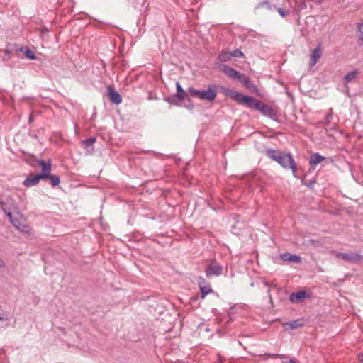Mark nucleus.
<instances>
[{
	"label": "nucleus",
	"mask_w": 363,
	"mask_h": 363,
	"mask_svg": "<svg viewBox=\"0 0 363 363\" xmlns=\"http://www.w3.org/2000/svg\"><path fill=\"white\" fill-rule=\"evenodd\" d=\"M220 70L233 79H238L240 74V73H239L238 71L226 65H221L220 67Z\"/></svg>",
	"instance_id": "nucleus-10"
},
{
	"label": "nucleus",
	"mask_w": 363,
	"mask_h": 363,
	"mask_svg": "<svg viewBox=\"0 0 363 363\" xmlns=\"http://www.w3.org/2000/svg\"><path fill=\"white\" fill-rule=\"evenodd\" d=\"M0 52H4L5 55H7V58H6L5 60H9L11 56V50H9L8 48L5 49V50H0Z\"/></svg>",
	"instance_id": "nucleus-26"
},
{
	"label": "nucleus",
	"mask_w": 363,
	"mask_h": 363,
	"mask_svg": "<svg viewBox=\"0 0 363 363\" xmlns=\"http://www.w3.org/2000/svg\"><path fill=\"white\" fill-rule=\"evenodd\" d=\"M281 259L284 261L300 262L301 257L297 255H291L290 253H284L281 255Z\"/></svg>",
	"instance_id": "nucleus-18"
},
{
	"label": "nucleus",
	"mask_w": 363,
	"mask_h": 363,
	"mask_svg": "<svg viewBox=\"0 0 363 363\" xmlns=\"http://www.w3.org/2000/svg\"><path fill=\"white\" fill-rule=\"evenodd\" d=\"M335 256L337 258L342 259L343 260H345V261H347L350 262L357 263V262H361L362 260H363V258L362 257L361 255H359L358 254H354V253L347 254V253L337 252V253H335Z\"/></svg>",
	"instance_id": "nucleus-5"
},
{
	"label": "nucleus",
	"mask_w": 363,
	"mask_h": 363,
	"mask_svg": "<svg viewBox=\"0 0 363 363\" xmlns=\"http://www.w3.org/2000/svg\"><path fill=\"white\" fill-rule=\"evenodd\" d=\"M222 273V267L218 264L216 262H212L208 266L206 274L207 277L212 275H220Z\"/></svg>",
	"instance_id": "nucleus-7"
},
{
	"label": "nucleus",
	"mask_w": 363,
	"mask_h": 363,
	"mask_svg": "<svg viewBox=\"0 0 363 363\" xmlns=\"http://www.w3.org/2000/svg\"><path fill=\"white\" fill-rule=\"evenodd\" d=\"M279 15L282 17H285L289 14V11L284 10L283 9L279 8L277 10Z\"/></svg>",
	"instance_id": "nucleus-25"
},
{
	"label": "nucleus",
	"mask_w": 363,
	"mask_h": 363,
	"mask_svg": "<svg viewBox=\"0 0 363 363\" xmlns=\"http://www.w3.org/2000/svg\"><path fill=\"white\" fill-rule=\"evenodd\" d=\"M231 53H232V57L233 56H234V57H243L244 56L243 53L240 50H235Z\"/></svg>",
	"instance_id": "nucleus-27"
},
{
	"label": "nucleus",
	"mask_w": 363,
	"mask_h": 363,
	"mask_svg": "<svg viewBox=\"0 0 363 363\" xmlns=\"http://www.w3.org/2000/svg\"><path fill=\"white\" fill-rule=\"evenodd\" d=\"M5 267L4 262L0 258V268H3Z\"/></svg>",
	"instance_id": "nucleus-31"
},
{
	"label": "nucleus",
	"mask_w": 363,
	"mask_h": 363,
	"mask_svg": "<svg viewBox=\"0 0 363 363\" xmlns=\"http://www.w3.org/2000/svg\"><path fill=\"white\" fill-rule=\"evenodd\" d=\"M223 93L225 95L230 97L232 99L236 101L237 102L242 104L244 102L245 98L246 95H243L241 93H239L236 91L223 89Z\"/></svg>",
	"instance_id": "nucleus-6"
},
{
	"label": "nucleus",
	"mask_w": 363,
	"mask_h": 363,
	"mask_svg": "<svg viewBox=\"0 0 363 363\" xmlns=\"http://www.w3.org/2000/svg\"><path fill=\"white\" fill-rule=\"evenodd\" d=\"M108 95L110 100L115 104H119L122 101L121 96L114 89L108 87Z\"/></svg>",
	"instance_id": "nucleus-14"
},
{
	"label": "nucleus",
	"mask_w": 363,
	"mask_h": 363,
	"mask_svg": "<svg viewBox=\"0 0 363 363\" xmlns=\"http://www.w3.org/2000/svg\"><path fill=\"white\" fill-rule=\"evenodd\" d=\"M43 175L30 174L23 182V184L26 187H31L36 185L40 180L43 179Z\"/></svg>",
	"instance_id": "nucleus-8"
},
{
	"label": "nucleus",
	"mask_w": 363,
	"mask_h": 363,
	"mask_svg": "<svg viewBox=\"0 0 363 363\" xmlns=\"http://www.w3.org/2000/svg\"><path fill=\"white\" fill-rule=\"evenodd\" d=\"M190 93L194 96H196L203 100H208L209 101L214 100L217 95L216 91L212 89L203 91L191 89Z\"/></svg>",
	"instance_id": "nucleus-2"
},
{
	"label": "nucleus",
	"mask_w": 363,
	"mask_h": 363,
	"mask_svg": "<svg viewBox=\"0 0 363 363\" xmlns=\"http://www.w3.org/2000/svg\"><path fill=\"white\" fill-rule=\"evenodd\" d=\"M47 179H49L50 180V183L52 186H57L60 182V177L57 175L50 174V176H48Z\"/></svg>",
	"instance_id": "nucleus-22"
},
{
	"label": "nucleus",
	"mask_w": 363,
	"mask_h": 363,
	"mask_svg": "<svg viewBox=\"0 0 363 363\" xmlns=\"http://www.w3.org/2000/svg\"><path fill=\"white\" fill-rule=\"evenodd\" d=\"M7 58V55H5V56L3 57V60H6L5 59Z\"/></svg>",
	"instance_id": "nucleus-33"
},
{
	"label": "nucleus",
	"mask_w": 363,
	"mask_h": 363,
	"mask_svg": "<svg viewBox=\"0 0 363 363\" xmlns=\"http://www.w3.org/2000/svg\"><path fill=\"white\" fill-rule=\"evenodd\" d=\"M358 75V71L354 70L350 72H348L344 77L346 82H350L352 80L354 79Z\"/></svg>",
	"instance_id": "nucleus-21"
},
{
	"label": "nucleus",
	"mask_w": 363,
	"mask_h": 363,
	"mask_svg": "<svg viewBox=\"0 0 363 363\" xmlns=\"http://www.w3.org/2000/svg\"><path fill=\"white\" fill-rule=\"evenodd\" d=\"M177 94L165 98V101L171 105L179 106L182 102V85L177 82Z\"/></svg>",
	"instance_id": "nucleus-4"
},
{
	"label": "nucleus",
	"mask_w": 363,
	"mask_h": 363,
	"mask_svg": "<svg viewBox=\"0 0 363 363\" xmlns=\"http://www.w3.org/2000/svg\"><path fill=\"white\" fill-rule=\"evenodd\" d=\"M182 99H183V100H184V99H185V96L184 94H183Z\"/></svg>",
	"instance_id": "nucleus-35"
},
{
	"label": "nucleus",
	"mask_w": 363,
	"mask_h": 363,
	"mask_svg": "<svg viewBox=\"0 0 363 363\" xmlns=\"http://www.w3.org/2000/svg\"><path fill=\"white\" fill-rule=\"evenodd\" d=\"M307 296L305 291H300L296 293H292L290 295L289 300L294 303H301Z\"/></svg>",
	"instance_id": "nucleus-12"
},
{
	"label": "nucleus",
	"mask_w": 363,
	"mask_h": 363,
	"mask_svg": "<svg viewBox=\"0 0 363 363\" xmlns=\"http://www.w3.org/2000/svg\"><path fill=\"white\" fill-rule=\"evenodd\" d=\"M96 141V138L95 137H90L82 141L83 145H84V147H89L91 145H93Z\"/></svg>",
	"instance_id": "nucleus-23"
},
{
	"label": "nucleus",
	"mask_w": 363,
	"mask_h": 363,
	"mask_svg": "<svg viewBox=\"0 0 363 363\" xmlns=\"http://www.w3.org/2000/svg\"><path fill=\"white\" fill-rule=\"evenodd\" d=\"M199 285L202 294V298H204L207 294L213 292V289H211L210 284L206 281L205 279L201 277L199 278Z\"/></svg>",
	"instance_id": "nucleus-9"
},
{
	"label": "nucleus",
	"mask_w": 363,
	"mask_h": 363,
	"mask_svg": "<svg viewBox=\"0 0 363 363\" xmlns=\"http://www.w3.org/2000/svg\"><path fill=\"white\" fill-rule=\"evenodd\" d=\"M358 359L360 362L363 363V354H360L358 355Z\"/></svg>",
	"instance_id": "nucleus-30"
},
{
	"label": "nucleus",
	"mask_w": 363,
	"mask_h": 363,
	"mask_svg": "<svg viewBox=\"0 0 363 363\" xmlns=\"http://www.w3.org/2000/svg\"><path fill=\"white\" fill-rule=\"evenodd\" d=\"M38 164L42 168V172L39 174L40 175H43V179H47L48 176L50 174L51 171V164L50 162H45L43 160H39Z\"/></svg>",
	"instance_id": "nucleus-13"
},
{
	"label": "nucleus",
	"mask_w": 363,
	"mask_h": 363,
	"mask_svg": "<svg viewBox=\"0 0 363 363\" xmlns=\"http://www.w3.org/2000/svg\"><path fill=\"white\" fill-rule=\"evenodd\" d=\"M232 57L231 52H223L219 55V59L221 62H227L230 60Z\"/></svg>",
	"instance_id": "nucleus-24"
},
{
	"label": "nucleus",
	"mask_w": 363,
	"mask_h": 363,
	"mask_svg": "<svg viewBox=\"0 0 363 363\" xmlns=\"http://www.w3.org/2000/svg\"><path fill=\"white\" fill-rule=\"evenodd\" d=\"M4 211L11 222V220H14L16 219V218L13 217V216L10 211H6L5 209H4Z\"/></svg>",
	"instance_id": "nucleus-28"
},
{
	"label": "nucleus",
	"mask_w": 363,
	"mask_h": 363,
	"mask_svg": "<svg viewBox=\"0 0 363 363\" xmlns=\"http://www.w3.org/2000/svg\"><path fill=\"white\" fill-rule=\"evenodd\" d=\"M242 84L249 89L254 88V85L250 82L249 78L245 75L240 74L239 77L238 78Z\"/></svg>",
	"instance_id": "nucleus-19"
},
{
	"label": "nucleus",
	"mask_w": 363,
	"mask_h": 363,
	"mask_svg": "<svg viewBox=\"0 0 363 363\" xmlns=\"http://www.w3.org/2000/svg\"><path fill=\"white\" fill-rule=\"evenodd\" d=\"M359 26H362V30H363V23L360 24Z\"/></svg>",
	"instance_id": "nucleus-34"
},
{
	"label": "nucleus",
	"mask_w": 363,
	"mask_h": 363,
	"mask_svg": "<svg viewBox=\"0 0 363 363\" xmlns=\"http://www.w3.org/2000/svg\"><path fill=\"white\" fill-rule=\"evenodd\" d=\"M267 155L271 160L279 164L284 169H290L293 174L296 176V164L291 153L268 150Z\"/></svg>",
	"instance_id": "nucleus-1"
},
{
	"label": "nucleus",
	"mask_w": 363,
	"mask_h": 363,
	"mask_svg": "<svg viewBox=\"0 0 363 363\" xmlns=\"http://www.w3.org/2000/svg\"><path fill=\"white\" fill-rule=\"evenodd\" d=\"M325 157L319 155L318 153L313 154L309 160V164L311 167L320 164L323 160H325Z\"/></svg>",
	"instance_id": "nucleus-17"
},
{
	"label": "nucleus",
	"mask_w": 363,
	"mask_h": 363,
	"mask_svg": "<svg viewBox=\"0 0 363 363\" xmlns=\"http://www.w3.org/2000/svg\"><path fill=\"white\" fill-rule=\"evenodd\" d=\"M11 223L18 230L25 233L28 232V226L24 224L23 222H21V220L18 218H16L14 220H11Z\"/></svg>",
	"instance_id": "nucleus-16"
},
{
	"label": "nucleus",
	"mask_w": 363,
	"mask_h": 363,
	"mask_svg": "<svg viewBox=\"0 0 363 363\" xmlns=\"http://www.w3.org/2000/svg\"><path fill=\"white\" fill-rule=\"evenodd\" d=\"M358 30L361 33L360 39L363 41V30H362V26H358Z\"/></svg>",
	"instance_id": "nucleus-29"
},
{
	"label": "nucleus",
	"mask_w": 363,
	"mask_h": 363,
	"mask_svg": "<svg viewBox=\"0 0 363 363\" xmlns=\"http://www.w3.org/2000/svg\"><path fill=\"white\" fill-rule=\"evenodd\" d=\"M242 104H245L247 107L250 108H255L262 113H264L267 109V106L264 105L263 103L257 101L253 97L248 96H245L244 102H242Z\"/></svg>",
	"instance_id": "nucleus-3"
},
{
	"label": "nucleus",
	"mask_w": 363,
	"mask_h": 363,
	"mask_svg": "<svg viewBox=\"0 0 363 363\" xmlns=\"http://www.w3.org/2000/svg\"><path fill=\"white\" fill-rule=\"evenodd\" d=\"M18 50L21 52H23L28 59H30V60H35L36 59V56H35V53L32 50L28 49V48L22 47V48H19Z\"/></svg>",
	"instance_id": "nucleus-20"
},
{
	"label": "nucleus",
	"mask_w": 363,
	"mask_h": 363,
	"mask_svg": "<svg viewBox=\"0 0 363 363\" xmlns=\"http://www.w3.org/2000/svg\"><path fill=\"white\" fill-rule=\"evenodd\" d=\"M282 363H295V362L293 360H290V361L283 362Z\"/></svg>",
	"instance_id": "nucleus-32"
},
{
	"label": "nucleus",
	"mask_w": 363,
	"mask_h": 363,
	"mask_svg": "<svg viewBox=\"0 0 363 363\" xmlns=\"http://www.w3.org/2000/svg\"><path fill=\"white\" fill-rule=\"evenodd\" d=\"M322 50L320 48V45H319L315 49L313 50L311 56H310V65L311 67L314 66L318 60L321 57Z\"/></svg>",
	"instance_id": "nucleus-11"
},
{
	"label": "nucleus",
	"mask_w": 363,
	"mask_h": 363,
	"mask_svg": "<svg viewBox=\"0 0 363 363\" xmlns=\"http://www.w3.org/2000/svg\"><path fill=\"white\" fill-rule=\"evenodd\" d=\"M303 325H304V320L303 319H298V320H294V321H291L289 323H286L284 324V326L287 327V328H286V330H287V329L294 330V329H296V328L303 326Z\"/></svg>",
	"instance_id": "nucleus-15"
}]
</instances>
